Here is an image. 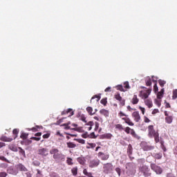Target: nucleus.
<instances>
[{
	"instance_id": "f257e3e1",
	"label": "nucleus",
	"mask_w": 177,
	"mask_h": 177,
	"mask_svg": "<svg viewBox=\"0 0 177 177\" xmlns=\"http://www.w3.org/2000/svg\"><path fill=\"white\" fill-rule=\"evenodd\" d=\"M148 136L149 138H154L156 143H158L160 142V133H158V131H156V129H154L153 125L148 126Z\"/></svg>"
},
{
	"instance_id": "f03ea898",
	"label": "nucleus",
	"mask_w": 177,
	"mask_h": 177,
	"mask_svg": "<svg viewBox=\"0 0 177 177\" xmlns=\"http://www.w3.org/2000/svg\"><path fill=\"white\" fill-rule=\"evenodd\" d=\"M50 154L53 156V158L55 160V161H64V155L60 153L57 148H53L50 151Z\"/></svg>"
},
{
	"instance_id": "7ed1b4c3",
	"label": "nucleus",
	"mask_w": 177,
	"mask_h": 177,
	"mask_svg": "<svg viewBox=\"0 0 177 177\" xmlns=\"http://www.w3.org/2000/svg\"><path fill=\"white\" fill-rule=\"evenodd\" d=\"M139 172L145 177L151 176V171L147 165H142L139 167Z\"/></svg>"
},
{
	"instance_id": "20e7f679",
	"label": "nucleus",
	"mask_w": 177,
	"mask_h": 177,
	"mask_svg": "<svg viewBox=\"0 0 177 177\" xmlns=\"http://www.w3.org/2000/svg\"><path fill=\"white\" fill-rule=\"evenodd\" d=\"M150 167L151 169L153 171V172H155L156 175H161V174H162V168L156 165V163H151Z\"/></svg>"
},
{
	"instance_id": "39448f33",
	"label": "nucleus",
	"mask_w": 177,
	"mask_h": 177,
	"mask_svg": "<svg viewBox=\"0 0 177 177\" xmlns=\"http://www.w3.org/2000/svg\"><path fill=\"white\" fill-rule=\"evenodd\" d=\"M141 149H142L143 151H151V150H154L156 147L144 142L141 143Z\"/></svg>"
},
{
	"instance_id": "423d86ee",
	"label": "nucleus",
	"mask_w": 177,
	"mask_h": 177,
	"mask_svg": "<svg viewBox=\"0 0 177 177\" xmlns=\"http://www.w3.org/2000/svg\"><path fill=\"white\" fill-rule=\"evenodd\" d=\"M151 93V88H149L147 90L140 91L139 93L140 97L142 99H147L149 95Z\"/></svg>"
},
{
	"instance_id": "0eeeda50",
	"label": "nucleus",
	"mask_w": 177,
	"mask_h": 177,
	"mask_svg": "<svg viewBox=\"0 0 177 177\" xmlns=\"http://www.w3.org/2000/svg\"><path fill=\"white\" fill-rule=\"evenodd\" d=\"M164 114L165 115V121L166 124H172V121H174V115L169 114L167 111H165Z\"/></svg>"
},
{
	"instance_id": "6e6552de",
	"label": "nucleus",
	"mask_w": 177,
	"mask_h": 177,
	"mask_svg": "<svg viewBox=\"0 0 177 177\" xmlns=\"http://www.w3.org/2000/svg\"><path fill=\"white\" fill-rule=\"evenodd\" d=\"M103 169H104V174H110V172L113 171V164L110 162L104 164Z\"/></svg>"
},
{
	"instance_id": "1a4fd4ad",
	"label": "nucleus",
	"mask_w": 177,
	"mask_h": 177,
	"mask_svg": "<svg viewBox=\"0 0 177 177\" xmlns=\"http://www.w3.org/2000/svg\"><path fill=\"white\" fill-rule=\"evenodd\" d=\"M39 156H41L42 157H46L49 156V149L46 148H41L37 151Z\"/></svg>"
},
{
	"instance_id": "9d476101",
	"label": "nucleus",
	"mask_w": 177,
	"mask_h": 177,
	"mask_svg": "<svg viewBox=\"0 0 177 177\" xmlns=\"http://www.w3.org/2000/svg\"><path fill=\"white\" fill-rule=\"evenodd\" d=\"M114 97L116 100H118L120 104V106H125V100L122 99L121 95L119 93H117L114 95Z\"/></svg>"
},
{
	"instance_id": "9b49d317",
	"label": "nucleus",
	"mask_w": 177,
	"mask_h": 177,
	"mask_svg": "<svg viewBox=\"0 0 177 177\" xmlns=\"http://www.w3.org/2000/svg\"><path fill=\"white\" fill-rule=\"evenodd\" d=\"M100 164V160L99 159H93L91 160L89 163V167L90 168H96V167H99V165Z\"/></svg>"
},
{
	"instance_id": "f8f14e48",
	"label": "nucleus",
	"mask_w": 177,
	"mask_h": 177,
	"mask_svg": "<svg viewBox=\"0 0 177 177\" xmlns=\"http://www.w3.org/2000/svg\"><path fill=\"white\" fill-rule=\"evenodd\" d=\"M131 117L133 118V120L136 122H139L141 120L140 114L139 113V111H134L131 114Z\"/></svg>"
},
{
	"instance_id": "ddd939ff",
	"label": "nucleus",
	"mask_w": 177,
	"mask_h": 177,
	"mask_svg": "<svg viewBox=\"0 0 177 177\" xmlns=\"http://www.w3.org/2000/svg\"><path fill=\"white\" fill-rule=\"evenodd\" d=\"M98 157H100L102 161H106L109 160L110 156L109 154H104L103 152H99Z\"/></svg>"
},
{
	"instance_id": "4468645a",
	"label": "nucleus",
	"mask_w": 177,
	"mask_h": 177,
	"mask_svg": "<svg viewBox=\"0 0 177 177\" xmlns=\"http://www.w3.org/2000/svg\"><path fill=\"white\" fill-rule=\"evenodd\" d=\"M17 169H18V171H21L23 172H27V171H28V169H26V166H24L21 163H19L17 165Z\"/></svg>"
},
{
	"instance_id": "2eb2a0df",
	"label": "nucleus",
	"mask_w": 177,
	"mask_h": 177,
	"mask_svg": "<svg viewBox=\"0 0 177 177\" xmlns=\"http://www.w3.org/2000/svg\"><path fill=\"white\" fill-rule=\"evenodd\" d=\"M122 120L124 121V122L127 124V125H129L130 127H133L135 125V124H133L131 121V119H129V118H122Z\"/></svg>"
},
{
	"instance_id": "dca6fc26",
	"label": "nucleus",
	"mask_w": 177,
	"mask_h": 177,
	"mask_svg": "<svg viewBox=\"0 0 177 177\" xmlns=\"http://www.w3.org/2000/svg\"><path fill=\"white\" fill-rule=\"evenodd\" d=\"M145 104L146 106H147V107H149V109H151V107H153V101H151L150 99L145 100Z\"/></svg>"
},
{
	"instance_id": "f3484780",
	"label": "nucleus",
	"mask_w": 177,
	"mask_h": 177,
	"mask_svg": "<svg viewBox=\"0 0 177 177\" xmlns=\"http://www.w3.org/2000/svg\"><path fill=\"white\" fill-rule=\"evenodd\" d=\"M124 126L121 124H115V129H116V131H119V132H122V131H124Z\"/></svg>"
},
{
	"instance_id": "a211bd4d",
	"label": "nucleus",
	"mask_w": 177,
	"mask_h": 177,
	"mask_svg": "<svg viewBox=\"0 0 177 177\" xmlns=\"http://www.w3.org/2000/svg\"><path fill=\"white\" fill-rule=\"evenodd\" d=\"M130 135H131V136L133 138H134L135 139H138V140H139V139H140V137L139 136V135H138L136 133V132L135 131V130H131V132L130 133Z\"/></svg>"
},
{
	"instance_id": "6ab92c4d",
	"label": "nucleus",
	"mask_w": 177,
	"mask_h": 177,
	"mask_svg": "<svg viewBox=\"0 0 177 177\" xmlns=\"http://www.w3.org/2000/svg\"><path fill=\"white\" fill-rule=\"evenodd\" d=\"M77 118H79V120H80V121H83V122H86V118L85 117V115L78 113Z\"/></svg>"
},
{
	"instance_id": "aec40b11",
	"label": "nucleus",
	"mask_w": 177,
	"mask_h": 177,
	"mask_svg": "<svg viewBox=\"0 0 177 177\" xmlns=\"http://www.w3.org/2000/svg\"><path fill=\"white\" fill-rule=\"evenodd\" d=\"M102 139H111L113 138L112 133H105L101 136Z\"/></svg>"
},
{
	"instance_id": "412c9836",
	"label": "nucleus",
	"mask_w": 177,
	"mask_h": 177,
	"mask_svg": "<svg viewBox=\"0 0 177 177\" xmlns=\"http://www.w3.org/2000/svg\"><path fill=\"white\" fill-rule=\"evenodd\" d=\"M132 104H138L139 103V100L138 99V95H134L131 100Z\"/></svg>"
},
{
	"instance_id": "4be33fe9",
	"label": "nucleus",
	"mask_w": 177,
	"mask_h": 177,
	"mask_svg": "<svg viewBox=\"0 0 177 177\" xmlns=\"http://www.w3.org/2000/svg\"><path fill=\"white\" fill-rule=\"evenodd\" d=\"M1 140H2V142H12V140H13V138L6 136H2L1 138Z\"/></svg>"
},
{
	"instance_id": "5701e85b",
	"label": "nucleus",
	"mask_w": 177,
	"mask_h": 177,
	"mask_svg": "<svg viewBox=\"0 0 177 177\" xmlns=\"http://www.w3.org/2000/svg\"><path fill=\"white\" fill-rule=\"evenodd\" d=\"M41 128H42V126L36 125L35 127H32V129H28V131H32V132H38V129Z\"/></svg>"
},
{
	"instance_id": "b1692460",
	"label": "nucleus",
	"mask_w": 177,
	"mask_h": 177,
	"mask_svg": "<svg viewBox=\"0 0 177 177\" xmlns=\"http://www.w3.org/2000/svg\"><path fill=\"white\" fill-rule=\"evenodd\" d=\"M71 172L73 176H77V175H78V167H73L71 169Z\"/></svg>"
},
{
	"instance_id": "393cba45",
	"label": "nucleus",
	"mask_w": 177,
	"mask_h": 177,
	"mask_svg": "<svg viewBox=\"0 0 177 177\" xmlns=\"http://www.w3.org/2000/svg\"><path fill=\"white\" fill-rule=\"evenodd\" d=\"M145 84L147 86H151V78L150 77H147L145 79Z\"/></svg>"
},
{
	"instance_id": "a878e982",
	"label": "nucleus",
	"mask_w": 177,
	"mask_h": 177,
	"mask_svg": "<svg viewBox=\"0 0 177 177\" xmlns=\"http://www.w3.org/2000/svg\"><path fill=\"white\" fill-rule=\"evenodd\" d=\"M77 161L81 165H85V158L82 157L77 158Z\"/></svg>"
},
{
	"instance_id": "bb28decb",
	"label": "nucleus",
	"mask_w": 177,
	"mask_h": 177,
	"mask_svg": "<svg viewBox=\"0 0 177 177\" xmlns=\"http://www.w3.org/2000/svg\"><path fill=\"white\" fill-rule=\"evenodd\" d=\"M66 145L68 149H75V147H77V145L71 142H67Z\"/></svg>"
},
{
	"instance_id": "cd10ccee",
	"label": "nucleus",
	"mask_w": 177,
	"mask_h": 177,
	"mask_svg": "<svg viewBox=\"0 0 177 177\" xmlns=\"http://www.w3.org/2000/svg\"><path fill=\"white\" fill-rule=\"evenodd\" d=\"M164 92H165L164 88H162V89L160 90V91H159V92L158 93V94H157V97H158V99H162V96H163V95H164Z\"/></svg>"
},
{
	"instance_id": "c85d7f7f",
	"label": "nucleus",
	"mask_w": 177,
	"mask_h": 177,
	"mask_svg": "<svg viewBox=\"0 0 177 177\" xmlns=\"http://www.w3.org/2000/svg\"><path fill=\"white\" fill-rule=\"evenodd\" d=\"M133 150V148L132 147V145L129 144L127 148V154H129V156H131L132 154Z\"/></svg>"
},
{
	"instance_id": "c756f323",
	"label": "nucleus",
	"mask_w": 177,
	"mask_h": 177,
	"mask_svg": "<svg viewBox=\"0 0 177 177\" xmlns=\"http://www.w3.org/2000/svg\"><path fill=\"white\" fill-rule=\"evenodd\" d=\"M100 114H102V115H104L105 117H109V111L106 109H101L100 111Z\"/></svg>"
},
{
	"instance_id": "7c9ffc66",
	"label": "nucleus",
	"mask_w": 177,
	"mask_h": 177,
	"mask_svg": "<svg viewBox=\"0 0 177 177\" xmlns=\"http://www.w3.org/2000/svg\"><path fill=\"white\" fill-rule=\"evenodd\" d=\"M133 129H131V127H124L123 131H124V132H126V133L129 135V133L131 134V133L132 132Z\"/></svg>"
},
{
	"instance_id": "2f4dec72",
	"label": "nucleus",
	"mask_w": 177,
	"mask_h": 177,
	"mask_svg": "<svg viewBox=\"0 0 177 177\" xmlns=\"http://www.w3.org/2000/svg\"><path fill=\"white\" fill-rule=\"evenodd\" d=\"M8 149H10V150H12V151H17V147H16V145L13 144L10 145L8 146Z\"/></svg>"
},
{
	"instance_id": "473e14b6",
	"label": "nucleus",
	"mask_w": 177,
	"mask_h": 177,
	"mask_svg": "<svg viewBox=\"0 0 177 177\" xmlns=\"http://www.w3.org/2000/svg\"><path fill=\"white\" fill-rule=\"evenodd\" d=\"M153 157L156 159V160H161V158H162V153H154L153 154Z\"/></svg>"
},
{
	"instance_id": "72a5a7b5",
	"label": "nucleus",
	"mask_w": 177,
	"mask_h": 177,
	"mask_svg": "<svg viewBox=\"0 0 177 177\" xmlns=\"http://www.w3.org/2000/svg\"><path fill=\"white\" fill-rule=\"evenodd\" d=\"M177 99V89H174L172 91V100H176Z\"/></svg>"
},
{
	"instance_id": "f704fd0d",
	"label": "nucleus",
	"mask_w": 177,
	"mask_h": 177,
	"mask_svg": "<svg viewBox=\"0 0 177 177\" xmlns=\"http://www.w3.org/2000/svg\"><path fill=\"white\" fill-rule=\"evenodd\" d=\"M86 111L88 113V114L90 115H93V113H92L93 111V109L91 106H88L86 108Z\"/></svg>"
},
{
	"instance_id": "c9c22d12",
	"label": "nucleus",
	"mask_w": 177,
	"mask_h": 177,
	"mask_svg": "<svg viewBox=\"0 0 177 177\" xmlns=\"http://www.w3.org/2000/svg\"><path fill=\"white\" fill-rule=\"evenodd\" d=\"M160 148L163 150V151H167V147H165V145H164L165 142L162 140H160Z\"/></svg>"
},
{
	"instance_id": "e433bc0d",
	"label": "nucleus",
	"mask_w": 177,
	"mask_h": 177,
	"mask_svg": "<svg viewBox=\"0 0 177 177\" xmlns=\"http://www.w3.org/2000/svg\"><path fill=\"white\" fill-rule=\"evenodd\" d=\"M21 139H23V140H26L27 138H28V133H22L20 136Z\"/></svg>"
},
{
	"instance_id": "4c0bfd02",
	"label": "nucleus",
	"mask_w": 177,
	"mask_h": 177,
	"mask_svg": "<svg viewBox=\"0 0 177 177\" xmlns=\"http://www.w3.org/2000/svg\"><path fill=\"white\" fill-rule=\"evenodd\" d=\"M74 140H76L78 143H81V145H85V140L84 139L75 138Z\"/></svg>"
},
{
	"instance_id": "58836bf2",
	"label": "nucleus",
	"mask_w": 177,
	"mask_h": 177,
	"mask_svg": "<svg viewBox=\"0 0 177 177\" xmlns=\"http://www.w3.org/2000/svg\"><path fill=\"white\" fill-rule=\"evenodd\" d=\"M19 149V154L21 155V156H26V151L23 149H21V147H19L18 148Z\"/></svg>"
},
{
	"instance_id": "ea45409f",
	"label": "nucleus",
	"mask_w": 177,
	"mask_h": 177,
	"mask_svg": "<svg viewBox=\"0 0 177 177\" xmlns=\"http://www.w3.org/2000/svg\"><path fill=\"white\" fill-rule=\"evenodd\" d=\"M89 147H86V149H95L96 147V144L95 143H88Z\"/></svg>"
},
{
	"instance_id": "a19ab883",
	"label": "nucleus",
	"mask_w": 177,
	"mask_h": 177,
	"mask_svg": "<svg viewBox=\"0 0 177 177\" xmlns=\"http://www.w3.org/2000/svg\"><path fill=\"white\" fill-rule=\"evenodd\" d=\"M66 163L68 164V165H73V164H74L73 162V158H67Z\"/></svg>"
},
{
	"instance_id": "79ce46f5",
	"label": "nucleus",
	"mask_w": 177,
	"mask_h": 177,
	"mask_svg": "<svg viewBox=\"0 0 177 177\" xmlns=\"http://www.w3.org/2000/svg\"><path fill=\"white\" fill-rule=\"evenodd\" d=\"M116 88L118 89V91H120V92H125V91L124 90V87L122 86V85H118L116 86Z\"/></svg>"
},
{
	"instance_id": "37998d69",
	"label": "nucleus",
	"mask_w": 177,
	"mask_h": 177,
	"mask_svg": "<svg viewBox=\"0 0 177 177\" xmlns=\"http://www.w3.org/2000/svg\"><path fill=\"white\" fill-rule=\"evenodd\" d=\"M93 99H97V102H99V100H100V95H95L93 96L91 100V103H92V100H93Z\"/></svg>"
},
{
	"instance_id": "c03bdc74",
	"label": "nucleus",
	"mask_w": 177,
	"mask_h": 177,
	"mask_svg": "<svg viewBox=\"0 0 177 177\" xmlns=\"http://www.w3.org/2000/svg\"><path fill=\"white\" fill-rule=\"evenodd\" d=\"M159 82V85L162 88L164 86V85H165V84H167V82L164 81V80H158Z\"/></svg>"
},
{
	"instance_id": "a18cd8bd",
	"label": "nucleus",
	"mask_w": 177,
	"mask_h": 177,
	"mask_svg": "<svg viewBox=\"0 0 177 177\" xmlns=\"http://www.w3.org/2000/svg\"><path fill=\"white\" fill-rule=\"evenodd\" d=\"M87 125L89 126V127H88V131H91V129H92V127H93V122L90 121L87 123Z\"/></svg>"
},
{
	"instance_id": "49530a36",
	"label": "nucleus",
	"mask_w": 177,
	"mask_h": 177,
	"mask_svg": "<svg viewBox=\"0 0 177 177\" xmlns=\"http://www.w3.org/2000/svg\"><path fill=\"white\" fill-rule=\"evenodd\" d=\"M71 131H76V132H81L82 131V127L72 128Z\"/></svg>"
},
{
	"instance_id": "de8ad7c7",
	"label": "nucleus",
	"mask_w": 177,
	"mask_h": 177,
	"mask_svg": "<svg viewBox=\"0 0 177 177\" xmlns=\"http://www.w3.org/2000/svg\"><path fill=\"white\" fill-rule=\"evenodd\" d=\"M118 116L120 117V118H124L123 117H127V115L124 113V112L120 111L118 113Z\"/></svg>"
},
{
	"instance_id": "09e8293b",
	"label": "nucleus",
	"mask_w": 177,
	"mask_h": 177,
	"mask_svg": "<svg viewBox=\"0 0 177 177\" xmlns=\"http://www.w3.org/2000/svg\"><path fill=\"white\" fill-rule=\"evenodd\" d=\"M124 88H125V89H130L131 87L129 86V82H125L124 83Z\"/></svg>"
},
{
	"instance_id": "8fccbe9b",
	"label": "nucleus",
	"mask_w": 177,
	"mask_h": 177,
	"mask_svg": "<svg viewBox=\"0 0 177 177\" xmlns=\"http://www.w3.org/2000/svg\"><path fill=\"white\" fill-rule=\"evenodd\" d=\"M13 135H15V139H16L17 138V135H19V131L17 130V129H15L12 131Z\"/></svg>"
},
{
	"instance_id": "3c124183",
	"label": "nucleus",
	"mask_w": 177,
	"mask_h": 177,
	"mask_svg": "<svg viewBox=\"0 0 177 177\" xmlns=\"http://www.w3.org/2000/svg\"><path fill=\"white\" fill-rule=\"evenodd\" d=\"M68 113H71L70 116L74 115V111H73V109H68L66 110V114H68Z\"/></svg>"
},
{
	"instance_id": "603ef678",
	"label": "nucleus",
	"mask_w": 177,
	"mask_h": 177,
	"mask_svg": "<svg viewBox=\"0 0 177 177\" xmlns=\"http://www.w3.org/2000/svg\"><path fill=\"white\" fill-rule=\"evenodd\" d=\"M133 167H135L133 163H127L126 168L127 169H129V168H133Z\"/></svg>"
},
{
	"instance_id": "864d4df0",
	"label": "nucleus",
	"mask_w": 177,
	"mask_h": 177,
	"mask_svg": "<svg viewBox=\"0 0 177 177\" xmlns=\"http://www.w3.org/2000/svg\"><path fill=\"white\" fill-rule=\"evenodd\" d=\"M100 103H101V104H104V106H106V104H107V99L104 98V99L101 100Z\"/></svg>"
},
{
	"instance_id": "5fc2aeb1",
	"label": "nucleus",
	"mask_w": 177,
	"mask_h": 177,
	"mask_svg": "<svg viewBox=\"0 0 177 177\" xmlns=\"http://www.w3.org/2000/svg\"><path fill=\"white\" fill-rule=\"evenodd\" d=\"M118 175V176H121V169L120 167H116L115 169Z\"/></svg>"
},
{
	"instance_id": "6e6d98bb",
	"label": "nucleus",
	"mask_w": 177,
	"mask_h": 177,
	"mask_svg": "<svg viewBox=\"0 0 177 177\" xmlns=\"http://www.w3.org/2000/svg\"><path fill=\"white\" fill-rule=\"evenodd\" d=\"M30 139L32 140H35L36 142H39V140H41V137H32Z\"/></svg>"
},
{
	"instance_id": "4d7b16f0",
	"label": "nucleus",
	"mask_w": 177,
	"mask_h": 177,
	"mask_svg": "<svg viewBox=\"0 0 177 177\" xmlns=\"http://www.w3.org/2000/svg\"><path fill=\"white\" fill-rule=\"evenodd\" d=\"M139 109L142 112V115H145V113H146V109L142 106H139Z\"/></svg>"
},
{
	"instance_id": "13d9d810",
	"label": "nucleus",
	"mask_w": 177,
	"mask_h": 177,
	"mask_svg": "<svg viewBox=\"0 0 177 177\" xmlns=\"http://www.w3.org/2000/svg\"><path fill=\"white\" fill-rule=\"evenodd\" d=\"M153 91L155 93H157L158 92V86H157V83H156L153 86Z\"/></svg>"
},
{
	"instance_id": "bf43d9fd",
	"label": "nucleus",
	"mask_w": 177,
	"mask_h": 177,
	"mask_svg": "<svg viewBox=\"0 0 177 177\" xmlns=\"http://www.w3.org/2000/svg\"><path fill=\"white\" fill-rule=\"evenodd\" d=\"M0 160L1 161H5L6 162H10L5 156H0Z\"/></svg>"
},
{
	"instance_id": "052dcab7",
	"label": "nucleus",
	"mask_w": 177,
	"mask_h": 177,
	"mask_svg": "<svg viewBox=\"0 0 177 177\" xmlns=\"http://www.w3.org/2000/svg\"><path fill=\"white\" fill-rule=\"evenodd\" d=\"M63 127H65V129H73V128H71V127L68 126V124H62Z\"/></svg>"
},
{
	"instance_id": "680f3d73",
	"label": "nucleus",
	"mask_w": 177,
	"mask_h": 177,
	"mask_svg": "<svg viewBox=\"0 0 177 177\" xmlns=\"http://www.w3.org/2000/svg\"><path fill=\"white\" fill-rule=\"evenodd\" d=\"M50 136V133H46V134L43 135V138L44 139H48V138H49Z\"/></svg>"
},
{
	"instance_id": "e2e57ef3",
	"label": "nucleus",
	"mask_w": 177,
	"mask_h": 177,
	"mask_svg": "<svg viewBox=\"0 0 177 177\" xmlns=\"http://www.w3.org/2000/svg\"><path fill=\"white\" fill-rule=\"evenodd\" d=\"M150 119H149V118H147V116H144V122H146V123H149L150 122Z\"/></svg>"
},
{
	"instance_id": "0e129e2a",
	"label": "nucleus",
	"mask_w": 177,
	"mask_h": 177,
	"mask_svg": "<svg viewBox=\"0 0 177 177\" xmlns=\"http://www.w3.org/2000/svg\"><path fill=\"white\" fill-rule=\"evenodd\" d=\"M89 138H91V139H96V136L95 135V132H92L90 134Z\"/></svg>"
},
{
	"instance_id": "69168bd1",
	"label": "nucleus",
	"mask_w": 177,
	"mask_h": 177,
	"mask_svg": "<svg viewBox=\"0 0 177 177\" xmlns=\"http://www.w3.org/2000/svg\"><path fill=\"white\" fill-rule=\"evenodd\" d=\"M8 176V174L6 172H0V177H6Z\"/></svg>"
},
{
	"instance_id": "338daca9",
	"label": "nucleus",
	"mask_w": 177,
	"mask_h": 177,
	"mask_svg": "<svg viewBox=\"0 0 177 177\" xmlns=\"http://www.w3.org/2000/svg\"><path fill=\"white\" fill-rule=\"evenodd\" d=\"M82 137L84 138V139H86V138H89V134H88V133H85L82 135Z\"/></svg>"
},
{
	"instance_id": "774afa93",
	"label": "nucleus",
	"mask_w": 177,
	"mask_h": 177,
	"mask_svg": "<svg viewBox=\"0 0 177 177\" xmlns=\"http://www.w3.org/2000/svg\"><path fill=\"white\" fill-rule=\"evenodd\" d=\"M160 111L158 109H155L152 111V114L154 115V114H157V113H159Z\"/></svg>"
}]
</instances>
